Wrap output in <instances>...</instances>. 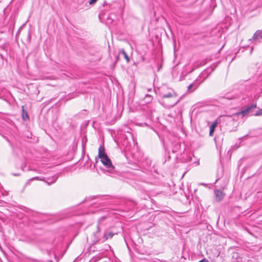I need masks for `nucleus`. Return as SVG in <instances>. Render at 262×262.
I'll return each mask as SVG.
<instances>
[{"mask_svg": "<svg viewBox=\"0 0 262 262\" xmlns=\"http://www.w3.org/2000/svg\"><path fill=\"white\" fill-rule=\"evenodd\" d=\"M22 110H23V119L25 120V118H28V116L27 113V112H25L23 106H22Z\"/></svg>", "mask_w": 262, "mask_h": 262, "instance_id": "ddd939ff", "label": "nucleus"}, {"mask_svg": "<svg viewBox=\"0 0 262 262\" xmlns=\"http://www.w3.org/2000/svg\"><path fill=\"white\" fill-rule=\"evenodd\" d=\"M176 95L173 92H169L167 94H162V98H173L176 97Z\"/></svg>", "mask_w": 262, "mask_h": 262, "instance_id": "6e6552de", "label": "nucleus"}, {"mask_svg": "<svg viewBox=\"0 0 262 262\" xmlns=\"http://www.w3.org/2000/svg\"><path fill=\"white\" fill-rule=\"evenodd\" d=\"M98 0H90L89 1V4L90 5H93L95 4Z\"/></svg>", "mask_w": 262, "mask_h": 262, "instance_id": "2eb2a0df", "label": "nucleus"}, {"mask_svg": "<svg viewBox=\"0 0 262 262\" xmlns=\"http://www.w3.org/2000/svg\"><path fill=\"white\" fill-rule=\"evenodd\" d=\"M152 99V96L150 95H146L144 100L145 103H149Z\"/></svg>", "mask_w": 262, "mask_h": 262, "instance_id": "f8f14e48", "label": "nucleus"}, {"mask_svg": "<svg viewBox=\"0 0 262 262\" xmlns=\"http://www.w3.org/2000/svg\"><path fill=\"white\" fill-rule=\"evenodd\" d=\"M106 154L105 152V149H104V147L103 146H100L99 148V149H98V158H95V160H96V162H97V159L100 158H102V157H104V156H106Z\"/></svg>", "mask_w": 262, "mask_h": 262, "instance_id": "39448f33", "label": "nucleus"}, {"mask_svg": "<svg viewBox=\"0 0 262 262\" xmlns=\"http://www.w3.org/2000/svg\"><path fill=\"white\" fill-rule=\"evenodd\" d=\"M97 228V232H99L100 231V227H99V225H98Z\"/></svg>", "mask_w": 262, "mask_h": 262, "instance_id": "a211bd4d", "label": "nucleus"}, {"mask_svg": "<svg viewBox=\"0 0 262 262\" xmlns=\"http://www.w3.org/2000/svg\"><path fill=\"white\" fill-rule=\"evenodd\" d=\"M122 54L123 55V56H124V58L126 59L127 62H129V58L127 56V54L126 53V52H125L124 49H122L121 51H120L119 54Z\"/></svg>", "mask_w": 262, "mask_h": 262, "instance_id": "9b49d317", "label": "nucleus"}, {"mask_svg": "<svg viewBox=\"0 0 262 262\" xmlns=\"http://www.w3.org/2000/svg\"><path fill=\"white\" fill-rule=\"evenodd\" d=\"M178 102V101H176L172 105H176V104H177V103Z\"/></svg>", "mask_w": 262, "mask_h": 262, "instance_id": "6ab92c4d", "label": "nucleus"}, {"mask_svg": "<svg viewBox=\"0 0 262 262\" xmlns=\"http://www.w3.org/2000/svg\"><path fill=\"white\" fill-rule=\"evenodd\" d=\"M199 262H209V261L207 259L204 258V259L200 260Z\"/></svg>", "mask_w": 262, "mask_h": 262, "instance_id": "f3484780", "label": "nucleus"}, {"mask_svg": "<svg viewBox=\"0 0 262 262\" xmlns=\"http://www.w3.org/2000/svg\"><path fill=\"white\" fill-rule=\"evenodd\" d=\"M215 194V199L217 202H220L224 198L225 194L221 190L215 189L214 191Z\"/></svg>", "mask_w": 262, "mask_h": 262, "instance_id": "7ed1b4c3", "label": "nucleus"}, {"mask_svg": "<svg viewBox=\"0 0 262 262\" xmlns=\"http://www.w3.org/2000/svg\"><path fill=\"white\" fill-rule=\"evenodd\" d=\"M117 234V233H114L113 232H109L108 233H105L103 236V242L106 241L107 239L112 238V237Z\"/></svg>", "mask_w": 262, "mask_h": 262, "instance_id": "0eeeda50", "label": "nucleus"}, {"mask_svg": "<svg viewBox=\"0 0 262 262\" xmlns=\"http://www.w3.org/2000/svg\"><path fill=\"white\" fill-rule=\"evenodd\" d=\"M217 124V120H216L214 122H213L212 123V124L211 125V126H210L209 135L210 136H213V133H214V130H215V127H216Z\"/></svg>", "mask_w": 262, "mask_h": 262, "instance_id": "423d86ee", "label": "nucleus"}, {"mask_svg": "<svg viewBox=\"0 0 262 262\" xmlns=\"http://www.w3.org/2000/svg\"><path fill=\"white\" fill-rule=\"evenodd\" d=\"M256 107V104H253L251 106L247 107L245 110L234 114V115H236V116H238L240 115H242L243 116H246L247 114H248V113L250 112V111L251 110L255 108Z\"/></svg>", "mask_w": 262, "mask_h": 262, "instance_id": "f03ea898", "label": "nucleus"}, {"mask_svg": "<svg viewBox=\"0 0 262 262\" xmlns=\"http://www.w3.org/2000/svg\"><path fill=\"white\" fill-rule=\"evenodd\" d=\"M100 160L106 167L111 168L112 169H114V166L112 165V162L107 155L101 158Z\"/></svg>", "mask_w": 262, "mask_h": 262, "instance_id": "f257e3e1", "label": "nucleus"}, {"mask_svg": "<svg viewBox=\"0 0 262 262\" xmlns=\"http://www.w3.org/2000/svg\"><path fill=\"white\" fill-rule=\"evenodd\" d=\"M57 179V177H53L52 178H49L47 181L45 180V182L47 183L48 185H50L51 184L54 183L56 182Z\"/></svg>", "mask_w": 262, "mask_h": 262, "instance_id": "1a4fd4ad", "label": "nucleus"}, {"mask_svg": "<svg viewBox=\"0 0 262 262\" xmlns=\"http://www.w3.org/2000/svg\"><path fill=\"white\" fill-rule=\"evenodd\" d=\"M39 180V181H45V178H39L38 177H33L30 179H29L26 183L25 184V186H27V185H28L30 183V181H32V180Z\"/></svg>", "mask_w": 262, "mask_h": 262, "instance_id": "9d476101", "label": "nucleus"}, {"mask_svg": "<svg viewBox=\"0 0 262 262\" xmlns=\"http://www.w3.org/2000/svg\"><path fill=\"white\" fill-rule=\"evenodd\" d=\"M260 115H262V109L256 111V112L255 114V116H256Z\"/></svg>", "mask_w": 262, "mask_h": 262, "instance_id": "4468645a", "label": "nucleus"}, {"mask_svg": "<svg viewBox=\"0 0 262 262\" xmlns=\"http://www.w3.org/2000/svg\"><path fill=\"white\" fill-rule=\"evenodd\" d=\"M193 86V83H191L188 86V88H187V90L188 91H190V90L191 89V88Z\"/></svg>", "mask_w": 262, "mask_h": 262, "instance_id": "dca6fc26", "label": "nucleus"}, {"mask_svg": "<svg viewBox=\"0 0 262 262\" xmlns=\"http://www.w3.org/2000/svg\"><path fill=\"white\" fill-rule=\"evenodd\" d=\"M262 39V30H257L250 40L257 41Z\"/></svg>", "mask_w": 262, "mask_h": 262, "instance_id": "20e7f679", "label": "nucleus"}, {"mask_svg": "<svg viewBox=\"0 0 262 262\" xmlns=\"http://www.w3.org/2000/svg\"><path fill=\"white\" fill-rule=\"evenodd\" d=\"M50 262H52V260H50Z\"/></svg>", "mask_w": 262, "mask_h": 262, "instance_id": "aec40b11", "label": "nucleus"}]
</instances>
